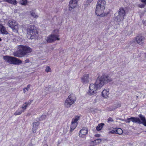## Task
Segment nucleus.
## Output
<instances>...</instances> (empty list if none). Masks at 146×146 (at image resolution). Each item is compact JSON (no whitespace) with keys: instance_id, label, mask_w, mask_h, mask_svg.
Instances as JSON below:
<instances>
[{"instance_id":"nucleus-1","label":"nucleus","mask_w":146,"mask_h":146,"mask_svg":"<svg viewBox=\"0 0 146 146\" xmlns=\"http://www.w3.org/2000/svg\"><path fill=\"white\" fill-rule=\"evenodd\" d=\"M112 80V79L111 78L105 75L98 78L94 84H90L88 94L90 95L94 94L96 93V91L98 89L102 87L106 83L111 81Z\"/></svg>"},{"instance_id":"nucleus-2","label":"nucleus","mask_w":146,"mask_h":146,"mask_svg":"<svg viewBox=\"0 0 146 146\" xmlns=\"http://www.w3.org/2000/svg\"><path fill=\"white\" fill-rule=\"evenodd\" d=\"M18 48L19 50L13 53L15 56L18 57H21L24 56L32 51V49L27 46L20 45L19 46Z\"/></svg>"},{"instance_id":"nucleus-3","label":"nucleus","mask_w":146,"mask_h":146,"mask_svg":"<svg viewBox=\"0 0 146 146\" xmlns=\"http://www.w3.org/2000/svg\"><path fill=\"white\" fill-rule=\"evenodd\" d=\"M27 34L29 35L31 39L37 38L38 37V34L35 28L33 25H29L27 29Z\"/></svg>"},{"instance_id":"nucleus-4","label":"nucleus","mask_w":146,"mask_h":146,"mask_svg":"<svg viewBox=\"0 0 146 146\" xmlns=\"http://www.w3.org/2000/svg\"><path fill=\"white\" fill-rule=\"evenodd\" d=\"M76 100L75 96L73 94H71L68 96L65 101L64 103V106L66 108H69L74 104Z\"/></svg>"},{"instance_id":"nucleus-5","label":"nucleus","mask_w":146,"mask_h":146,"mask_svg":"<svg viewBox=\"0 0 146 146\" xmlns=\"http://www.w3.org/2000/svg\"><path fill=\"white\" fill-rule=\"evenodd\" d=\"M5 61L10 64H18L22 63L21 61L12 56H5L3 57Z\"/></svg>"},{"instance_id":"nucleus-6","label":"nucleus","mask_w":146,"mask_h":146,"mask_svg":"<svg viewBox=\"0 0 146 146\" xmlns=\"http://www.w3.org/2000/svg\"><path fill=\"white\" fill-rule=\"evenodd\" d=\"M125 15V11L123 8H121L119 10L118 15L116 17L115 19L119 22H121L123 20Z\"/></svg>"},{"instance_id":"nucleus-7","label":"nucleus","mask_w":146,"mask_h":146,"mask_svg":"<svg viewBox=\"0 0 146 146\" xmlns=\"http://www.w3.org/2000/svg\"><path fill=\"white\" fill-rule=\"evenodd\" d=\"M80 117L79 116H76L75 118H73L71 122V124L70 125V132H72L76 127L78 123L77 121L79 119Z\"/></svg>"},{"instance_id":"nucleus-8","label":"nucleus","mask_w":146,"mask_h":146,"mask_svg":"<svg viewBox=\"0 0 146 146\" xmlns=\"http://www.w3.org/2000/svg\"><path fill=\"white\" fill-rule=\"evenodd\" d=\"M9 26L11 27L12 30L15 32H17L19 28L16 21L13 19L10 20L8 22Z\"/></svg>"},{"instance_id":"nucleus-9","label":"nucleus","mask_w":146,"mask_h":146,"mask_svg":"<svg viewBox=\"0 0 146 146\" xmlns=\"http://www.w3.org/2000/svg\"><path fill=\"white\" fill-rule=\"evenodd\" d=\"M58 37V35L51 34L47 37L46 41L48 43L52 42L56 40H59L60 38Z\"/></svg>"},{"instance_id":"nucleus-10","label":"nucleus","mask_w":146,"mask_h":146,"mask_svg":"<svg viewBox=\"0 0 146 146\" xmlns=\"http://www.w3.org/2000/svg\"><path fill=\"white\" fill-rule=\"evenodd\" d=\"M105 8V7H101L96 6L95 10L96 15L98 16H100L101 17L103 16L102 14L104 12Z\"/></svg>"},{"instance_id":"nucleus-11","label":"nucleus","mask_w":146,"mask_h":146,"mask_svg":"<svg viewBox=\"0 0 146 146\" xmlns=\"http://www.w3.org/2000/svg\"><path fill=\"white\" fill-rule=\"evenodd\" d=\"M91 78V75L90 74L84 75L81 78L82 82L84 84L88 83Z\"/></svg>"},{"instance_id":"nucleus-12","label":"nucleus","mask_w":146,"mask_h":146,"mask_svg":"<svg viewBox=\"0 0 146 146\" xmlns=\"http://www.w3.org/2000/svg\"><path fill=\"white\" fill-rule=\"evenodd\" d=\"M88 133V129L86 127H83L80 131L79 135L80 137L83 138Z\"/></svg>"},{"instance_id":"nucleus-13","label":"nucleus","mask_w":146,"mask_h":146,"mask_svg":"<svg viewBox=\"0 0 146 146\" xmlns=\"http://www.w3.org/2000/svg\"><path fill=\"white\" fill-rule=\"evenodd\" d=\"M78 1L74 0H70L69 4V10L70 11H72L77 5V2Z\"/></svg>"},{"instance_id":"nucleus-14","label":"nucleus","mask_w":146,"mask_h":146,"mask_svg":"<svg viewBox=\"0 0 146 146\" xmlns=\"http://www.w3.org/2000/svg\"><path fill=\"white\" fill-rule=\"evenodd\" d=\"M145 37L141 35L137 36L135 38V40L138 44L141 45L143 44L144 42Z\"/></svg>"},{"instance_id":"nucleus-15","label":"nucleus","mask_w":146,"mask_h":146,"mask_svg":"<svg viewBox=\"0 0 146 146\" xmlns=\"http://www.w3.org/2000/svg\"><path fill=\"white\" fill-rule=\"evenodd\" d=\"M138 116L140 118L141 120L139 119V121L140 122H137V123L139 124H143L144 125L146 126V120L145 117L141 114L139 115Z\"/></svg>"},{"instance_id":"nucleus-16","label":"nucleus","mask_w":146,"mask_h":146,"mask_svg":"<svg viewBox=\"0 0 146 146\" xmlns=\"http://www.w3.org/2000/svg\"><path fill=\"white\" fill-rule=\"evenodd\" d=\"M131 121L135 123H137V122H140L139 121V118L137 117H131L130 118H127L126 119V121L127 123H129Z\"/></svg>"},{"instance_id":"nucleus-17","label":"nucleus","mask_w":146,"mask_h":146,"mask_svg":"<svg viewBox=\"0 0 146 146\" xmlns=\"http://www.w3.org/2000/svg\"><path fill=\"white\" fill-rule=\"evenodd\" d=\"M31 100H29L27 102H25L23 104L20 108L22 110H23V111L24 112L25 110L26 109L27 107L31 104Z\"/></svg>"},{"instance_id":"nucleus-18","label":"nucleus","mask_w":146,"mask_h":146,"mask_svg":"<svg viewBox=\"0 0 146 146\" xmlns=\"http://www.w3.org/2000/svg\"><path fill=\"white\" fill-rule=\"evenodd\" d=\"M0 33L3 35H7L8 32L5 27L2 25H0Z\"/></svg>"},{"instance_id":"nucleus-19","label":"nucleus","mask_w":146,"mask_h":146,"mask_svg":"<svg viewBox=\"0 0 146 146\" xmlns=\"http://www.w3.org/2000/svg\"><path fill=\"white\" fill-rule=\"evenodd\" d=\"M39 123L38 122H35L33 123V127L32 130L33 133L36 132L37 129L38 128V127L39 125Z\"/></svg>"},{"instance_id":"nucleus-20","label":"nucleus","mask_w":146,"mask_h":146,"mask_svg":"<svg viewBox=\"0 0 146 146\" xmlns=\"http://www.w3.org/2000/svg\"><path fill=\"white\" fill-rule=\"evenodd\" d=\"M106 2L104 0H99L96 5L97 6L105 7Z\"/></svg>"},{"instance_id":"nucleus-21","label":"nucleus","mask_w":146,"mask_h":146,"mask_svg":"<svg viewBox=\"0 0 146 146\" xmlns=\"http://www.w3.org/2000/svg\"><path fill=\"white\" fill-rule=\"evenodd\" d=\"M3 1L4 2H7L13 5H16L18 3L16 0H3Z\"/></svg>"},{"instance_id":"nucleus-22","label":"nucleus","mask_w":146,"mask_h":146,"mask_svg":"<svg viewBox=\"0 0 146 146\" xmlns=\"http://www.w3.org/2000/svg\"><path fill=\"white\" fill-rule=\"evenodd\" d=\"M109 94L108 90H104L102 92V96L104 98H107Z\"/></svg>"},{"instance_id":"nucleus-23","label":"nucleus","mask_w":146,"mask_h":146,"mask_svg":"<svg viewBox=\"0 0 146 146\" xmlns=\"http://www.w3.org/2000/svg\"><path fill=\"white\" fill-rule=\"evenodd\" d=\"M121 106V104L119 103H118L117 104L114 105L113 106L110 108V110L112 111L116 109L117 108L120 107Z\"/></svg>"},{"instance_id":"nucleus-24","label":"nucleus","mask_w":146,"mask_h":146,"mask_svg":"<svg viewBox=\"0 0 146 146\" xmlns=\"http://www.w3.org/2000/svg\"><path fill=\"white\" fill-rule=\"evenodd\" d=\"M23 112H24L23 110H22L20 108L16 111L14 113V115H20Z\"/></svg>"},{"instance_id":"nucleus-25","label":"nucleus","mask_w":146,"mask_h":146,"mask_svg":"<svg viewBox=\"0 0 146 146\" xmlns=\"http://www.w3.org/2000/svg\"><path fill=\"white\" fill-rule=\"evenodd\" d=\"M28 2L27 0H19V3L23 5H26Z\"/></svg>"},{"instance_id":"nucleus-26","label":"nucleus","mask_w":146,"mask_h":146,"mask_svg":"<svg viewBox=\"0 0 146 146\" xmlns=\"http://www.w3.org/2000/svg\"><path fill=\"white\" fill-rule=\"evenodd\" d=\"M104 124L102 123L99 124L98 126L96 127V129L97 131H100L102 129L103 127V126L104 125Z\"/></svg>"},{"instance_id":"nucleus-27","label":"nucleus","mask_w":146,"mask_h":146,"mask_svg":"<svg viewBox=\"0 0 146 146\" xmlns=\"http://www.w3.org/2000/svg\"><path fill=\"white\" fill-rule=\"evenodd\" d=\"M116 133L119 135L121 134L123 132V130L120 128L116 129Z\"/></svg>"},{"instance_id":"nucleus-28","label":"nucleus","mask_w":146,"mask_h":146,"mask_svg":"<svg viewBox=\"0 0 146 146\" xmlns=\"http://www.w3.org/2000/svg\"><path fill=\"white\" fill-rule=\"evenodd\" d=\"M30 13L32 16L35 18H37L38 17V16L36 15L34 11H31Z\"/></svg>"},{"instance_id":"nucleus-29","label":"nucleus","mask_w":146,"mask_h":146,"mask_svg":"<svg viewBox=\"0 0 146 146\" xmlns=\"http://www.w3.org/2000/svg\"><path fill=\"white\" fill-rule=\"evenodd\" d=\"M102 141V140L100 139H98L96 140H95L93 143H96V144L100 143Z\"/></svg>"},{"instance_id":"nucleus-30","label":"nucleus","mask_w":146,"mask_h":146,"mask_svg":"<svg viewBox=\"0 0 146 146\" xmlns=\"http://www.w3.org/2000/svg\"><path fill=\"white\" fill-rule=\"evenodd\" d=\"M116 129H113L112 130H109V133H116Z\"/></svg>"},{"instance_id":"nucleus-31","label":"nucleus","mask_w":146,"mask_h":146,"mask_svg":"<svg viewBox=\"0 0 146 146\" xmlns=\"http://www.w3.org/2000/svg\"><path fill=\"white\" fill-rule=\"evenodd\" d=\"M46 116L45 115H42L39 118V119L40 121L46 118Z\"/></svg>"},{"instance_id":"nucleus-32","label":"nucleus","mask_w":146,"mask_h":146,"mask_svg":"<svg viewBox=\"0 0 146 146\" xmlns=\"http://www.w3.org/2000/svg\"><path fill=\"white\" fill-rule=\"evenodd\" d=\"M93 1V0H87L85 5L87 6L90 5Z\"/></svg>"},{"instance_id":"nucleus-33","label":"nucleus","mask_w":146,"mask_h":146,"mask_svg":"<svg viewBox=\"0 0 146 146\" xmlns=\"http://www.w3.org/2000/svg\"><path fill=\"white\" fill-rule=\"evenodd\" d=\"M51 71V69L50 67L48 66H46V68L45 71L47 72H50Z\"/></svg>"},{"instance_id":"nucleus-34","label":"nucleus","mask_w":146,"mask_h":146,"mask_svg":"<svg viewBox=\"0 0 146 146\" xmlns=\"http://www.w3.org/2000/svg\"><path fill=\"white\" fill-rule=\"evenodd\" d=\"M146 5L145 4V3H143L142 4L140 5L139 6V7L141 8H143Z\"/></svg>"},{"instance_id":"nucleus-35","label":"nucleus","mask_w":146,"mask_h":146,"mask_svg":"<svg viewBox=\"0 0 146 146\" xmlns=\"http://www.w3.org/2000/svg\"><path fill=\"white\" fill-rule=\"evenodd\" d=\"M113 121L112 118L111 117H109L108 119V122H112Z\"/></svg>"},{"instance_id":"nucleus-36","label":"nucleus","mask_w":146,"mask_h":146,"mask_svg":"<svg viewBox=\"0 0 146 146\" xmlns=\"http://www.w3.org/2000/svg\"><path fill=\"white\" fill-rule=\"evenodd\" d=\"M29 88H30V86L29 85H28L27 86V87H26V88H25V89L27 90V91H28L29 90Z\"/></svg>"},{"instance_id":"nucleus-37","label":"nucleus","mask_w":146,"mask_h":146,"mask_svg":"<svg viewBox=\"0 0 146 146\" xmlns=\"http://www.w3.org/2000/svg\"><path fill=\"white\" fill-rule=\"evenodd\" d=\"M141 1L143 3H145L146 5V0H141Z\"/></svg>"},{"instance_id":"nucleus-38","label":"nucleus","mask_w":146,"mask_h":146,"mask_svg":"<svg viewBox=\"0 0 146 146\" xmlns=\"http://www.w3.org/2000/svg\"><path fill=\"white\" fill-rule=\"evenodd\" d=\"M143 23L144 25L145 26H146V23L145 22V21H143Z\"/></svg>"},{"instance_id":"nucleus-39","label":"nucleus","mask_w":146,"mask_h":146,"mask_svg":"<svg viewBox=\"0 0 146 146\" xmlns=\"http://www.w3.org/2000/svg\"><path fill=\"white\" fill-rule=\"evenodd\" d=\"M29 62V60L28 59H27L26 60H25V62L26 63H27V62Z\"/></svg>"},{"instance_id":"nucleus-40","label":"nucleus","mask_w":146,"mask_h":146,"mask_svg":"<svg viewBox=\"0 0 146 146\" xmlns=\"http://www.w3.org/2000/svg\"><path fill=\"white\" fill-rule=\"evenodd\" d=\"M23 92L24 93H26V90L25 88L23 89Z\"/></svg>"},{"instance_id":"nucleus-41","label":"nucleus","mask_w":146,"mask_h":146,"mask_svg":"<svg viewBox=\"0 0 146 146\" xmlns=\"http://www.w3.org/2000/svg\"><path fill=\"white\" fill-rule=\"evenodd\" d=\"M1 38H0V41H1Z\"/></svg>"},{"instance_id":"nucleus-42","label":"nucleus","mask_w":146,"mask_h":146,"mask_svg":"<svg viewBox=\"0 0 146 146\" xmlns=\"http://www.w3.org/2000/svg\"><path fill=\"white\" fill-rule=\"evenodd\" d=\"M44 146H47L46 145H45Z\"/></svg>"}]
</instances>
